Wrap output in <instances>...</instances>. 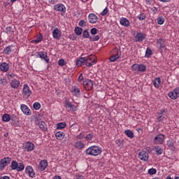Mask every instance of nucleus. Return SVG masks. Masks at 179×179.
I'll return each instance as SVG.
<instances>
[{"label": "nucleus", "instance_id": "f257e3e1", "mask_svg": "<svg viewBox=\"0 0 179 179\" xmlns=\"http://www.w3.org/2000/svg\"><path fill=\"white\" fill-rule=\"evenodd\" d=\"M85 153L88 156H99V155L101 154V148L97 145H92L85 150Z\"/></svg>", "mask_w": 179, "mask_h": 179}, {"label": "nucleus", "instance_id": "f03ea898", "mask_svg": "<svg viewBox=\"0 0 179 179\" xmlns=\"http://www.w3.org/2000/svg\"><path fill=\"white\" fill-rule=\"evenodd\" d=\"M121 57V50L117 48L112 50V56L109 58L110 62H115Z\"/></svg>", "mask_w": 179, "mask_h": 179}, {"label": "nucleus", "instance_id": "7ed1b4c3", "mask_svg": "<svg viewBox=\"0 0 179 179\" xmlns=\"http://www.w3.org/2000/svg\"><path fill=\"white\" fill-rule=\"evenodd\" d=\"M11 169L12 170H16L17 171H23V170H24V164L22 162L18 163L13 160L11 162Z\"/></svg>", "mask_w": 179, "mask_h": 179}, {"label": "nucleus", "instance_id": "20e7f679", "mask_svg": "<svg viewBox=\"0 0 179 179\" xmlns=\"http://www.w3.org/2000/svg\"><path fill=\"white\" fill-rule=\"evenodd\" d=\"M133 72H145L146 66L143 64H134L131 66Z\"/></svg>", "mask_w": 179, "mask_h": 179}, {"label": "nucleus", "instance_id": "39448f33", "mask_svg": "<svg viewBox=\"0 0 179 179\" xmlns=\"http://www.w3.org/2000/svg\"><path fill=\"white\" fill-rule=\"evenodd\" d=\"M35 55L36 58H41V59H43L46 62V64H48L50 62V59L48 58V53L45 51H40L36 52L35 53Z\"/></svg>", "mask_w": 179, "mask_h": 179}, {"label": "nucleus", "instance_id": "423d86ee", "mask_svg": "<svg viewBox=\"0 0 179 179\" xmlns=\"http://www.w3.org/2000/svg\"><path fill=\"white\" fill-rule=\"evenodd\" d=\"M83 38H90V41H99L100 40V36L99 35L90 36V34L87 29L83 32Z\"/></svg>", "mask_w": 179, "mask_h": 179}, {"label": "nucleus", "instance_id": "0eeeda50", "mask_svg": "<svg viewBox=\"0 0 179 179\" xmlns=\"http://www.w3.org/2000/svg\"><path fill=\"white\" fill-rule=\"evenodd\" d=\"M85 59L86 66H93L96 64V56L90 55L84 57Z\"/></svg>", "mask_w": 179, "mask_h": 179}, {"label": "nucleus", "instance_id": "6e6552de", "mask_svg": "<svg viewBox=\"0 0 179 179\" xmlns=\"http://www.w3.org/2000/svg\"><path fill=\"white\" fill-rule=\"evenodd\" d=\"M166 136L164 134H159L154 138L155 145H163L164 143V138Z\"/></svg>", "mask_w": 179, "mask_h": 179}, {"label": "nucleus", "instance_id": "1a4fd4ad", "mask_svg": "<svg viewBox=\"0 0 179 179\" xmlns=\"http://www.w3.org/2000/svg\"><path fill=\"white\" fill-rule=\"evenodd\" d=\"M22 96L24 99H29V96H31V90L27 84H24L22 88Z\"/></svg>", "mask_w": 179, "mask_h": 179}, {"label": "nucleus", "instance_id": "9d476101", "mask_svg": "<svg viewBox=\"0 0 179 179\" xmlns=\"http://www.w3.org/2000/svg\"><path fill=\"white\" fill-rule=\"evenodd\" d=\"M55 10H57V12H61L62 16H64L66 12V7H65V5L62 3H57L54 6Z\"/></svg>", "mask_w": 179, "mask_h": 179}, {"label": "nucleus", "instance_id": "9b49d317", "mask_svg": "<svg viewBox=\"0 0 179 179\" xmlns=\"http://www.w3.org/2000/svg\"><path fill=\"white\" fill-rule=\"evenodd\" d=\"M84 89L87 92L93 90V81L92 80L85 79L83 81Z\"/></svg>", "mask_w": 179, "mask_h": 179}, {"label": "nucleus", "instance_id": "f8f14e48", "mask_svg": "<svg viewBox=\"0 0 179 179\" xmlns=\"http://www.w3.org/2000/svg\"><path fill=\"white\" fill-rule=\"evenodd\" d=\"M145 38H146V34L138 32L134 36V41H135V43H142Z\"/></svg>", "mask_w": 179, "mask_h": 179}, {"label": "nucleus", "instance_id": "ddd939ff", "mask_svg": "<svg viewBox=\"0 0 179 179\" xmlns=\"http://www.w3.org/2000/svg\"><path fill=\"white\" fill-rule=\"evenodd\" d=\"M24 150L25 152H33L34 150L35 145L30 141H27L23 144Z\"/></svg>", "mask_w": 179, "mask_h": 179}, {"label": "nucleus", "instance_id": "4468645a", "mask_svg": "<svg viewBox=\"0 0 179 179\" xmlns=\"http://www.w3.org/2000/svg\"><path fill=\"white\" fill-rule=\"evenodd\" d=\"M10 162H12V158L9 157H4L3 159H2L0 161V168L1 169V170H3V169H5L6 166L10 164Z\"/></svg>", "mask_w": 179, "mask_h": 179}, {"label": "nucleus", "instance_id": "2eb2a0df", "mask_svg": "<svg viewBox=\"0 0 179 179\" xmlns=\"http://www.w3.org/2000/svg\"><path fill=\"white\" fill-rule=\"evenodd\" d=\"M25 173L30 177V178H34L36 177V172L31 166H27L25 168Z\"/></svg>", "mask_w": 179, "mask_h": 179}, {"label": "nucleus", "instance_id": "dca6fc26", "mask_svg": "<svg viewBox=\"0 0 179 179\" xmlns=\"http://www.w3.org/2000/svg\"><path fill=\"white\" fill-rule=\"evenodd\" d=\"M48 167V161L47 159H42L39 162V165L38 166V169L39 171H45V169Z\"/></svg>", "mask_w": 179, "mask_h": 179}, {"label": "nucleus", "instance_id": "f3484780", "mask_svg": "<svg viewBox=\"0 0 179 179\" xmlns=\"http://www.w3.org/2000/svg\"><path fill=\"white\" fill-rule=\"evenodd\" d=\"M138 157L141 160H143V162H148L149 160V153L145 150L141 151L138 153Z\"/></svg>", "mask_w": 179, "mask_h": 179}, {"label": "nucleus", "instance_id": "a211bd4d", "mask_svg": "<svg viewBox=\"0 0 179 179\" xmlns=\"http://www.w3.org/2000/svg\"><path fill=\"white\" fill-rule=\"evenodd\" d=\"M64 106L66 108H69V111H78V108L69 100L65 101Z\"/></svg>", "mask_w": 179, "mask_h": 179}, {"label": "nucleus", "instance_id": "6ab92c4d", "mask_svg": "<svg viewBox=\"0 0 179 179\" xmlns=\"http://www.w3.org/2000/svg\"><path fill=\"white\" fill-rule=\"evenodd\" d=\"M178 94H179V87H176L172 92H169L168 94V96L169 97H170V99H172V100H176V99L178 97Z\"/></svg>", "mask_w": 179, "mask_h": 179}, {"label": "nucleus", "instance_id": "aec40b11", "mask_svg": "<svg viewBox=\"0 0 179 179\" xmlns=\"http://www.w3.org/2000/svg\"><path fill=\"white\" fill-rule=\"evenodd\" d=\"M20 109L23 114L25 115H31V110H30V108H29L28 106L25 104H21Z\"/></svg>", "mask_w": 179, "mask_h": 179}, {"label": "nucleus", "instance_id": "412c9836", "mask_svg": "<svg viewBox=\"0 0 179 179\" xmlns=\"http://www.w3.org/2000/svg\"><path fill=\"white\" fill-rule=\"evenodd\" d=\"M62 32L58 28H56L52 31V37L55 40H59L61 38Z\"/></svg>", "mask_w": 179, "mask_h": 179}, {"label": "nucleus", "instance_id": "4be33fe9", "mask_svg": "<svg viewBox=\"0 0 179 179\" xmlns=\"http://www.w3.org/2000/svg\"><path fill=\"white\" fill-rule=\"evenodd\" d=\"M120 23L123 27H129V26H131V22L127 17H122L120 20Z\"/></svg>", "mask_w": 179, "mask_h": 179}, {"label": "nucleus", "instance_id": "5701e85b", "mask_svg": "<svg viewBox=\"0 0 179 179\" xmlns=\"http://www.w3.org/2000/svg\"><path fill=\"white\" fill-rule=\"evenodd\" d=\"M88 19L90 23L92 24L97 23V21L99 20V17L94 13H90L88 16Z\"/></svg>", "mask_w": 179, "mask_h": 179}, {"label": "nucleus", "instance_id": "b1692460", "mask_svg": "<svg viewBox=\"0 0 179 179\" xmlns=\"http://www.w3.org/2000/svg\"><path fill=\"white\" fill-rule=\"evenodd\" d=\"M10 85L13 89H19V86H20V81L14 78L11 80Z\"/></svg>", "mask_w": 179, "mask_h": 179}, {"label": "nucleus", "instance_id": "393cba45", "mask_svg": "<svg viewBox=\"0 0 179 179\" xmlns=\"http://www.w3.org/2000/svg\"><path fill=\"white\" fill-rule=\"evenodd\" d=\"M10 66L8 63L6 62H3L0 64V70L1 72H8L10 69Z\"/></svg>", "mask_w": 179, "mask_h": 179}, {"label": "nucleus", "instance_id": "a878e982", "mask_svg": "<svg viewBox=\"0 0 179 179\" xmlns=\"http://www.w3.org/2000/svg\"><path fill=\"white\" fill-rule=\"evenodd\" d=\"M38 125L40 129H41V131H43L44 132L47 131V124H45V122L42 121L41 120H38Z\"/></svg>", "mask_w": 179, "mask_h": 179}, {"label": "nucleus", "instance_id": "bb28decb", "mask_svg": "<svg viewBox=\"0 0 179 179\" xmlns=\"http://www.w3.org/2000/svg\"><path fill=\"white\" fill-rule=\"evenodd\" d=\"M71 93L76 97H80V90L76 87H73L71 90Z\"/></svg>", "mask_w": 179, "mask_h": 179}, {"label": "nucleus", "instance_id": "cd10ccee", "mask_svg": "<svg viewBox=\"0 0 179 179\" xmlns=\"http://www.w3.org/2000/svg\"><path fill=\"white\" fill-rule=\"evenodd\" d=\"M55 138L57 141H62L65 138V133L63 131H57L55 134Z\"/></svg>", "mask_w": 179, "mask_h": 179}, {"label": "nucleus", "instance_id": "c85d7f7f", "mask_svg": "<svg viewBox=\"0 0 179 179\" xmlns=\"http://www.w3.org/2000/svg\"><path fill=\"white\" fill-rule=\"evenodd\" d=\"M160 83H162V80L160 78L157 77L154 79L153 85L156 89H159V87H160Z\"/></svg>", "mask_w": 179, "mask_h": 179}, {"label": "nucleus", "instance_id": "c756f323", "mask_svg": "<svg viewBox=\"0 0 179 179\" xmlns=\"http://www.w3.org/2000/svg\"><path fill=\"white\" fill-rule=\"evenodd\" d=\"M86 62V59L85 57H80L76 61V66H82Z\"/></svg>", "mask_w": 179, "mask_h": 179}, {"label": "nucleus", "instance_id": "7c9ffc66", "mask_svg": "<svg viewBox=\"0 0 179 179\" xmlns=\"http://www.w3.org/2000/svg\"><path fill=\"white\" fill-rule=\"evenodd\" d=\"M43 34H40L39 36L36 37V39L32 41V43H34V44H38V43L43 41Z\"/></svg>", "mask_w": 179, "mask_h": 179}, {"label": "nucleus", "instance_id": "2f4dec72", "mask_svg": "<svg viewBox=\"0 0 179 179\" xmlns=\"http://www.w3.org/2000/svg\"><path fill=\"white\" fill-rule=\"evenodd\" d=\"M75 148H76L77 149H80L82 150L83 149V148H85V144L82 142V141H77L75 144H74Z\"/></svg>", "mask_w": 179, "mask_h": 179}, {"label": "nucleus", "instance_id": "473e14b6", "mask_svg": "<svg viewBox=\"0 0 179 179\" xmlns=\"http://www.w3.org/2000/svg\"><path fill=\"white\" fill-rule=\"evenodd\" d=\"M165 41L163 38H159L157 41V44L159 45V48H166V45H164Z\"/></svg>", "mask_w": 179, "mask_h": 179}, {"label": "nucleus", "instance_id": "72a5a7b5", "mask_svg": "<svg viewBox=\"0 0 179 179\" xmlns=\"http://www.w3.org/2000/svg\"><path fill=\"white\" fill-rule=\"evenodd\" d=\"M152 55H153V51L150 48H147L145 55V58H150Z\"/></svg>", "mask_w": 179, "mask_h": 179}, {"label": "nucleus", "instance_id": "f704fd0d", "mask_svg": "<svg viewBox=\"0 0 179 179\" xmlns=\"http://www.w3.org/2000/svg\"><path fill=\"white\" fill-rule=\"evenodd\" d=\"M156 20H157V23L158 24H160V25H162V24H164V22H166V19H164V17H163V16H159L157 19H156Z\"/></svg>", "mask_w": 179, "mask_h": 179}, {"label": "nucleus", "instance_id": "c9c22d12", "mask_svg": "<svg viewBox=\"0 0 179 179\" xmlns=\"http://www.w3.org/2000/svg\"><path fill=\"white\" fill-rule=\"evenodd\" d=\"M124 134L125 135H127V136H128V138H130V139H134V132L130 129L125 130Z\"/></svg>", "mask_w": 179, "mask_h": 179}, {"label": "nucleus", "instance_id": "e433bc0d", "mask_svg": "<svg viewBox=\"0 0 179 179\" xmlns=\"http://www.w3.org/2000/svg\"><path fill=\"white\" fill-rule=\"evenodd\" d=\"M2 120L4 122H9L10 121V115L8 113H5L2 116Z\"/></svg>", "mask_w": 179, "mask_h": 179}, {"label": "nucleus", "instance_id": "4c0bfd02", "mask_svg": "<svg viewBox=\"0 0 179 179\" xmlns=\"http://www.w3.org/2000/svg\"><path fill=\"white\" fill-rule=\"evenodd\" d=\"M75 34H76V36H80V34H82V32L83 31V29H82L80 27H76L75 28Z\"/></svg>", "mask_w": 179, "mask_h": 179}, {"label": "nucleus", "instance_id": "58836bf2", "mask_svg": "<svg viewBox=\"0 0 179 179\" xmlns=\"http://www.w3.org/2000/svg\"><path fill=\"white\" fill-rule=\"evenodd\" d=\"M66 127V123L60 122L57 124V129H64Z\"/></svg>", "mask_w": 179, "mask_h": 179}, {"label": "nucleus", "instance_id": "ea45409f", "mask_svg": "<svg viewBox=\"0 0 179 179\" xmlns=\"http://www.w3.org/2000/svg\"><path fill=\"white\" fill-rule=\"evenodd\" d=\"M158 115L162 117H167V110L166 109H162L160 112L158 113Z\"/></svg>", "mask_w": 179, "mask_h": 179}, {"label": "nucleus", "instance_id": "a19ab883", "mask_svg": "<svg viewBox=\"0 0 179 179\" xmlns=\"http://www.w3.org/2000/svg\"><path fill=\"white\" fill-rule=\"evenodd\" d=\"M94 138V134L90 133L85 136V141H92Z\"/></svg>", "mask_w": 179, "mask_h": 179}, {"label": "nucleus", "instance_id": "79ce46f5", "mask_svg": "<svg viewBox=\"0 0 179 179\" xmlns=\"http://www.w3.org/2000/svg\"><path fill=\"white\" fill-rule=\"evenodd\" d=\"M137 19H138V20H145V19H146V15H145L143 13H140L138 15H137Z\"/></svg>", "mask_w": 179, "mask_h": 179}, {"label": "nucleus", "instance_id": "37998d69", "mask_svg": "<svg viewBox=\"0 0 179 179\" xmlns=\"http://www.w3.org/2000/svg\"><path fill=\"white\" fill-rule=\"evenodd\" d=\"M156 173H157V170H156V169H150L148 171V173L150 174V176H153L154 174H156Z\"/></svg>", "mask_w": 179, "mask_h": 179}, {"label": "nucleus", "instance_id": "c03bdc74", "mask_svg": "<svg viewBox=\"0 0 179 179\" xmlns=\"http://www.w3.org/2000/svg\"><path fill=\"white\" fill-rule=\"evenodd\" d=\"M34 109V110H39L41 108V104L38 102H35L33 105Z\"/></svg>", "mask_w": 179, "mask_h": 179}, {"label": "nucleus", "instance_id": "a18cd8bd", "mask_svg": "<svg viewBox=\"0 0 179 179\" xmlns=\"http://www.w3.org/2000/svg\"><path fill=\"white\" fill-rule=\"evenodd\" d=\"M0 85H2V86H6V85H8V81L6 80V78H1Z\"/></svg>", "mask_w": 179, "mask_h": 179}, {"label": "nucleus", "instance_id": "49530a36", "mask_svg": "<svg viewBox=\"0 0 179 179\" xmlns=\"http://www.w3.org/2000/svg\"><path fill=\"white\" fill-rule=\"evenodd\" d=\"M157 120L158 122H163V121L167 120V117L158 115Z\"/></svg>", "mask_w": 179, "mask_h": 179}, {"label": "nucleus", "instance_id": "de8ad7c7", "mask_svg": "<svg viewBox=\"0 0 179 179\" xmlns=\"http://www.w3.org/2000/svg\"><path fill=\"white\" fill-rule=\"evenodd\" d=\"M11 51H12V50H11V47L10 46H7L3 50V52L5 54H9L10 52H11Z\"/></svg>", "mask_w": 179, "mask_h": 179}, {"label": "nucleus", "instance_id": "09e8293b", "mask_svg": "<svg viewBox=\"0 0 179 179\" xmlns=\"http://www.w3.org/2000/svg\"><path fill=\"white\" fill-rule=\"evenodd\" d=\"M78 26L80 27H86V22L84 20H80Z\"/></svg>", "mask_w": 179, "mask_h": 179}, {"label": "nucleus", "instance_id": "8fccbe9b", "mask_svg": "<svg viewBox=\"0 0 179 179\" xmlns=\"http://www.w3.org/2000/svg\"><path fill=\"white\" fill-rule=\"evenodd\" d=\"M6 76L8 79H13L15 78V75L13 73H7Z\"/></svg>", "mask_w": 179, "mask_h": 179}, {"label": "nucleus", "instance_id": "3c124183", "mask_svg": "<svg viewBox=\"0 0 179 179\" xmlns=\"http://www.w3.org/2000/svg\"><path fill=\"white\" fill-rule=\"evenodd\" d=\"M97 31H98V30H97V29H96V28H92V29H91V30H90V33H91V34H92V36H96V34H97Z\"/></svg>", "mask_w": 179, "mask_h": 179}, {"label": "nucleus", "instance_id": "603ef678", "mask_svg": "<svg viewBox=\"0 0 179 179\" xmlns=\"http://www.w3.org/2000/svg\"><path fill=\"white\" fill-rule=\"evenodd\" d=\"M151 11L152 12L153 15H156L157 12L159 11V9L156 8L155 6H153L151 8Z\"/></svg>", "mask_w": 179, "mask_h": 179}, {"label": "nucleus", "instance_id": "864d4df0", "mask_svg": "<svg viewBox=\"0 0 179 179\" xmlns=\"http://www.w3.org/2000/svg\"><path fill=\"white\" fill-rule=\"evenodd\" d=\"M58 65L59 66H64V65H65V60L63 59H60L58 62Z\"/></svg>", "mask_w": 179, "mask_h": 179}, {"label": "nucleus", "instance_id": "5fc2aeb1", "mask_svg": "<svg viewBox=\"0 0 179 179\" xmlns=\"http://www.w3.org/2000/svg\"><path fill=\"white\" fill-rule=\"evenodd\" d=\"M108 13V8L106 7L103 9V10L101 13V16H106V15Z\"/></svg>", "mask_w": 179, "mask_h": 179}, {"label": "nucleus", "instance_id": "6e6d98bb", "mask_svg": "<svg viewBox=\"0 0 179 179\" xmlns=\"http://www.w3.org/2000/svg\"><path fill=\"white\" fill-rule=\"evenodd\" d=\"M163 148H161L156 151L157 156H160L161 155H163Z\"/></svg>", "mask_w": 179, "mask_h": 179}, {"label": "nucleus", "instance_id": "4d7b16f0", "mask_svg": "<svg viewBox=\"0 0 179 179\" xmlns=\"http://www.w3.org/2000/svg\"><path fill=\"white\" fill-rule=\"evenodd\" d=\"M85 138V134L83 132H81L79 135L77 136L78 139H83Z\"/></svg>", "mask_w": 179, "mask_h": 179}, {"label": "nucleus", "instance_id": "13d9d810", "mask_svg": "<svg viewBox=\"0 0 179 179\" xmlns=\"http://www.w3.org/2000/svg\"><path fill=\"white\" fill-rule=\"evenodd\" d=\"M83 73H80V76H78V81L80 83L82 80H83Z\"/></svg>", "mask_w": 179, "mask_h": 179}, {"label": "nucleus", "instance_id": "bf43d9fd", "mask_svg": "<svg viewBox=\"0 0 179 179\" xmlns=\"http://www.w3.org/2000/svg\"><path fill=\"white\" fill-rule=\"evenodd\" d=\"M76 179H85V176H83V175H78L76 176Z\"/></svg>", "mask_w": 179, "mask_h": 179}, {"label": "nucleus", "instance_id": "052dcab7", "mask_svg": "<svg viewBox=\"0 0 179 179\" xmlns=\"http://www.w3.org/2000/svg\"><path fill=\"white\" fill-rule=\"evenodd\" d=\"M6 30L8 33H13V31H12V27H7Z\"/></svg>", "mask_w": 179, "mask_h": 179}, {"label": "nucleus", "instance_id": "680f3d73", "mask_svg": "<svg viewBox=\"0 0 179 179\" xmlns=\"http://www.w3.org/2000/svg\"><path fill=\"white\" fill-rule=\"evenodd\" d=\"M146 5H152V0H145Z\"/></svg>", "mask_w": 179, "mask_h": 179}, {"label": "nucleus", "instance_id": "e2e57ef3", "mask_svg": "<svg viewBox=\"0 0 179 179\" xmlns=\"http://www.w3.org/2000/svg\"><path fill=\"white\" fill-rule=\"evenodd\" d=\"M0 179H10V178L8 176H4L3 177H0Z\"/></svg>", "mask_w": 179, "mask_h": 179}, {"label": "nucleus", "instance_id": "0e129e2a", "mask_svg": "<svg viewBox=\"0 0 179 179\" xmlns=\"http://www.w3.org/2000/svg\"><path fill=\"white\" fill-rule=\"evenodd\" d=\"M48 1L52 5H54L55 3H57V1L56 0H48Z\"/></svg>", "mask_w": 179, "mask_h": 179}, {"label": "nucleus", "instance_id": "69168bd1", "mask_svg": "<svg viewBox=\"0 0 179 179\" xmlns=\"http://www.w3.org/2000/svg\"><path fill=\"white\" fill-rule=\"evenodd\" d=\"M115 143L116 145H117L118 146L121 145V141L120 140H116L115 141Z\"/></svg>", "mask_w": 179, "mask_h": 179}, {"label": "nucleus", "instance_id": "338daca9", "mask_svg": "<svg viewBox=\"0 0 179 179\" xmlns=\"http://www.w3.org/2000/svg\"><path fill=\"white\" fill-rule=\"evenodd\" d=\"M160 2H164V3L170 2L171 0H159Z\"/></svg>", "mask_w": 179, "mask_h": 179}, {"label": "nucleus", "instance_id": "774afa93", "mask_svg": "<svg viewBox=\"0 0 179 179\" xmlns=\"http://www.w3.org/2000/svg\"><path fill=\"white\" fill-rule=\"evenodd\" d=\"M54 179H62V178H61V176H55L54 177Z\"/></svg>", "mask_w": 179, "mask_h": 179}]
</instances>
